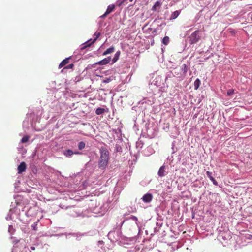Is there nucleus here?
<instances>
[{
  "instance_id": "obj_1",
  "label": "nucleus",
  "mask_w": 252,
  "mask_h": 252,
  "mask_svg": "<svg viewBox=\"0 0 252 252\" xmlns=\"http://www.w3.org/2000/svg\"><path fill=\"white\" fill-rule=\"evenodd\" d=\"M100 157L98 162V166L100 168L104 169L108 165L109 159V152L106 147H102L100 149Z\"/></svg>"
},
{
  "instance_id": "obj_2",
  "label": "nucleus",
  "mask_w": 252,
  "mask_h": 252,
  "mask_svg": "<svg viewBox=\"0 0 252 252\" xmlns=\"http://www.w3.org/2000/svg\"><path fill=\"white\" fill-rule=\"evenodd\" d=\"M201 39L200 31L198 30L194 31L190 36L188 37L187 39L190 44H194L198 42Z\"/></svg>"
},
{
  "instance_id": "obj_3",
  "label": "nucleus",
  "mask_w": 252,
  "mask_h": 252,
  "mask_svg": "<svg viewBox=\"0 0 252 252\" xmlns=\"http://www.w3.org/2000/svg\"><path fill=\"white\" fill-rule=\"evenodd\" d=\"M100 34L99 32H95L94 34V36H95V38L91 42V43H89L90 41L92 40V39H90L89 40V41H88L87 42H85L84 44V46L82 47L81 49V50H84L85 49V48H86L87 47H90L91 46V44H93L95 42V41L97 40V39L99 37Z\"/></svg>"
},
{
  "instance_id": "obj_4",
  "label": "nucleus",
  "mask_w": 252,
  "mask_h": 252,
  "mask_svg": "<svg viewBox=\"0 0 252 252\" xmlns=\"http://www.w3.org/2000/svg\"><path fill=\"white\" fill-rule=\"evenodd\" d=\"M26 168L27 166L26 163L24 162H22L18 166V173L19 174H21L26 170Z\"/></svg>"
},
{
  "instance_id": "obj_5",
  "label": "nucleus",
  "mask_w": 252,
  "mask_h": 252,
  "mask_svg": "<svg viewBox=\"0 0 252 252\" xmlns=\"http://www.w3.org/2000/svg\"><path fill=\"white\" fill-rule=\"evenodd\" d=\"M111 61V58L110 57H108L107 58H106L104 59H103L101 61H100L97 63H96L95 64L99 65H106L108 64Z\"/></svg>"
},
{
  "instance_id": "obj_6",
  "label": "nucleus",
  "mask_w": 252,
  "mask_h": 252,
  "mask_svg": "<svg viewBox=\"0 0 252 252\" xmlns=\"http://www.w3.org/2000/svg\"><path fill=\"white\" fill-rule=\"evenodd\" d=\"M153 196L151 193H146L142 198V200L145 203H149L151 201Z\"/></svg>"
},
{
  "instance_id": "obj_7",
  "label": "nucleus",
  "mask_w": 252,
  "mask_h": 252,
  "mask_svg": "<svg viewBox=\"0 0 252 252\" xmlns=\"http://www.w3.org/2000/svg\"><path fill=\"white\" fill-rule=\"evenodd\" d=\"M165 166L163 165L159 169L158 171V175L160 177H163L165 176Z\"/></svg>"
},
{
  "instance_id": "obj_8",
  "label": "nucleus",
  "mask_w": 252,
  "mask_h": 252,
  "mask_svg": "<svg viewBox=\"0 0 252 252\" xmlns=\"http://www.w3.org/2000/svg\"><path fill=\"white\" fill-rule=\"evenodd\" d=\"M70 58H67L62 61V62L60 63V64L59 65V68H61L63 66H65L66 64H67L69 63V61L70 60Z\"/></svg>"
},
{
  "instance_id": "obj_9",
  "label": "nucleus",
  "mask_w": 252,
  "mask_h": 252,
  "mask_svg": "<svg viewBox=\"0 0 252 252\" xmlns=\"http://www.w3.org/2000/svg\"><path fill=\"white\" fill-rule=\"evenodd\" d=\"M162 5V2L159 1H157L156 2L154 6L152 7V10L153 11H156L157 8H160Z\"/></svg>"
},
{
  "instance_id": "obj_10",
  "label": "nucleus",
  "mask_w": 252,
  "mask_h": 252,
  "mask_svg": "<svg viewBox=\"0 0 252 252\" xmlns=\"http://www.w3.org/2000/svg\"><path fill=\"white\" fill-rule=\"evenodd\" d=\"M78 153H79L78 152L74 153V154H77ZM73 154H74L73 152L71 150H70V149H68L64 152V155L65 156H66V157H71V156L73 155Z\"/></svg>"
},
{
  "instance_id": "obj_11",
  "label": "nucleus",
  "mask_w": 252,
  "mask_h": 252,
  "mask_svg": "<svg viewBox=\"0 0 252 252\" xmlns=\"http://www.w3.org/2000/svg\"><path fill=\"white\" fill-rule=\"evenodd\" d=\"M114 51V47L112 46L107 49L103 53V55H107V54H111Z\"/></svg>"
},
{
  "instance_id": "obj_12",
  "label": "nucleus",
  "mask_w": 252,
  "mask_h": 252,
  "mask_svg": "<svg viewBox=\"0 0 252 252\" xmlns=\"http://www.w3.org/2000/svg\"><path fill=\"white\" fill-rule=\"evenodd\" d=\"M114 8H115V5H110L108 6L107 8V10H106V14H110L111 12H112L114 9Z\"/></svg>"
},
{
  "instance_id": "obj_13",
  "label": "nucleus",
  "mask_w": 252,
  "mask_h": 252,
  "mask_svg": "<svg viewBox=\"0 0 252 252\" xmlns=\"http://www.w3.org/2000/svg\"><path fill=\"white\" fill-rule=\"evenodd\" d=\"M201 82L199 79H197L194 83V87L195 90H197L200 85Z\"/></svg>"
},
{
  "instance_id": "obj_14",
  "label": "nucleus",
  "mask_w": 252,
  "mask_h": 252,
  "mask_svg": "<svg viewBox=\"0 0 252 252\" xmlns=\"http://www.w3.org/2000/svg\"><path fill=\"white\" fill-rule=\"evenodd\" d=\"M105 110L104 108H98L96 109L95 113L97 115H101L105 112Z\"/></svg>"
},
{
  "instance_id": "obj_15",
  "label": "nucleus",
  "mask_w": 252,
  "mask_h": 252,
  "mask_svg": "<svg viewBox=\"0 0 252 252\" xmlns=\"http://www.w3.org/2000/svg\"><path fill=\"white\" fill-rule=\"evenodd\" d=\"M120 54V51H118L115 53V56L112 59L113 63H115L118 60Z\"/></svg>"
},
{
  "instance_id": "obj_16",
  "label": "nucleus",
  "mask_w": 252,
  "mask_h": 252,
  "mask_svg": "<svg viewBox=\"0 0 252 252\" xmlns=\"http://www.w3.org/2000/svg\"><path fill=\"white\" fill-rule=\"evenodd\" d=\"M179 15V12L178 11H175L172 13L171 14L170 19H176Z\"/></svg>"
},
{
  "instance_id": "obj_17",
  "label": "nucleus",
  "mask_w": 252,
  "mask_h": 252,
  "mask_svg": "<svg viewBox=\"0 0 252 252\" xmlns=\"http://www.w3.org/2000/svg\"><path fill=\"white\" fill-rule=\"evenodd\" d=\"M162 43L165 45H167L169 43V38L168 36H165L162 41Z\"/></svg>"
},
{
  "instance_id": "obj_18",
  "label": "nucleus",
  "mask_w": 252,
  "mask_h": 252,
  "mask_svg": "<svg viewBox=\"0 0 252 252\" xmlns=\"http://www.w3.org/2000/svg\"><path fill=\"white\" fill-rule=\"evenodd\" d=\"M85 147V143L83 142V141H81V142H80L79 143H78V149L79 150H82Z\"/></svg>"
},
{
  "instance_id": "obj_19",
  "label": "nucleus",
  "mask_w": 252,
  "mask_h": 252,
  "mask_svg": "<svg viewBox=\"0 0 252 252\" xmlns=\"http://www.w3.org/2000/svg\"><path fill=\"white\" fill-rule=\"evenodd\" d=\"M29 136H25L23 137V138L21 139V142L22 143H26L29 140Z\"/></svg>"
},
{
  "instance_id": "obj_20",
  "label": "nucleus",
  "mask_w": 252,
  "mask_h": 252,
  "mask_svg": "<svg viewBox=\"0 0 252 252\" xmlns=\"http://www.w3.org/2000/svg\"><path fill=\"white\" fill-rule=\"evenodd\" d=\"M206 175H207V177L209 178L210 180H211V179H213L214 178L213 177V176H212V173L211 172L207 171L206 172Z\"/></svg>"
},
{
  "instance_id": "obj_21",
  "label": "nucleus",
  "mask_w": 252,
  "mask_h": 252,
  "mask_svg": "<svg viewBox=\"0 0 252 252\" xmlns=\"http://www.w3.org/2000/svg\"><path fill=\"white\" fill-rule=\"evenodd\" d=\"M234 90L233 89H229L227 91V94L228 95L230 96L232 95L234 93Z\"/></svg>"
},
{
  "instance_id": "obj_22",
  "label": "nucleus",
  "mask_w": 252,
  "mask_h": 252,
  "mask_svg": "<svg viewBox=\"0 0 252 252\" xmlns=\"http://www.w3.org/2000/svg\"><path fill=\"white\" fill-rule=\"evenodd\" d=\"M74 66V65L73 64H69L68 65L66 66V67H65L63 69H71V68H72Z\"/></svg>"
},
{
  "instance_id": "obj_23",
  "label": "nucleus",
  "mask_w": 252,
  "mask_h": 252,
  "mask_svg": "<svg viewBox=\"0 0 252 252\" xmlns=\"http://www.w3.org/2000/svg\"><path fill=\"white\" fill-rule=\"evenodd\" d=\"M211 181L213 182V183L214 185H217V182L216 181V180L214 178L211 179Z\"/></svg>"
},
{
  "instance_id": "obj_24",
  "label": "nucleus",
  "mask_w": 252,
  "mask_h": 252,
  "mask_svg": "<svg viewBox=\"0 0 252 252\" xmlns=\"http://www.w3.org/2000/svg\"><path fill=\"white\" fill-rule=\"evenodd\" d=\"M108 14H106V12H105V13L101 16V18H104L105 17V16H106Z\"/></svg>"
},
{
  "instance_id": "obj_25",
  "label": "nucleus",
  "mask_w": 252,
  "mask_h": 252,
  "mask_svg": "<svg viewBox=\"0 0 252 252\" xmlns=\"http://www.w3.org/2000/svg\"><path fill=\"white\" fill-rule=\"evenodd\" d=\"M31 249L33 250H35V247H31Z\"/></svg>"
},
{
  "instance_id": "obj_26",
  "label": "nucleus",
  "mask_w": 252,
  "mask_h": 252,
  "mask_svg": "<svg viewBox=\"0 0 252 252\" xmlns=\"http://www.w3.org/2000/svg\"><path fill=\"white\" fill-rule=\"evenodd\" d=\"M133 0H130V2H132Z\"/></svg>"
}]
</instances>
